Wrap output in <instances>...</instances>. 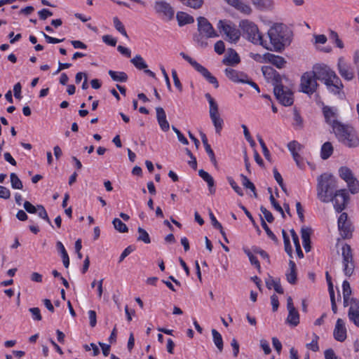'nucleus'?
<instances>
[{
    "mask_svg": "<svg viewBox=\"0 0 359 359\" xmlns=\"http://www.w3.org/2000/svg\"><path fill=\"white\" fill-rule=\"evenodd\" d=\"M269 41H264L263 48L277 53H282L292 41V32L283 23H274L267 32Z\"/></svg>",
    "mask_w": 359,
    "mask_h": 359,
    "instance_id": "nucleus-1",
    "label": "nucleus"
},
{
    "mask_svg": "<svg viewBox=\"0 0 359 359\" xmlns=\"http://www.w3.org/2000/svg\"><path fill=\"white\" fill-rule=\"evenodd\" d=\"M332 131L337 141L344 147L348 149L359 147V135L352 126L342 122H336L333 126Z\"/></svg>",
    "mask_w": 359,
    "mask_h": 359,
    "instance_id": "nucleus-2",
    "label": "nucleus"
},
{
    "mask_svg": "<svg viewBox=\"0 0 359 359\" xmlns=\"http://www.w3.org/2000/svg\"><path fill=\"white\" fill-rule=\"evenodd\" d=\"M198 32L193 36V40L202 48L208 46V39L218 37L219 34L214 29L210 22L205 18L200 16L197 18Z\"/></svg>",
    "mask_w": 359,
    "mask_h": 359,
    "instance_id": "nucleus-3",
    "label": "nucleus"
},
{
    "mask_svg": "<svg viewBox=\"0 0 359 359\" xmlns=\"http://www.w3.org/2000/svg\"><path fill=\"white\" fill-rule=\"evenodd\" d=\"M337 188V180L332 175L324 173L318 177L317 196L323 203H329Z\"/></svg>",
    "mask_w": 359,
    "mask_h": 359,
    "instance_id": "nucleus-4",
    "label": "nucleus"
},
{
    "mask_svg": "<svg viewBox=\"0 0 359 359\" xmlns=\"http://www.w3.org/2000/svg\"><path fill=\"white\" fill-rule=\"evenodd\" d=\"M239 27L243 34L246 35V38L249 41L263 47L264 39L259 32L258 27L254 22L248 20H243L240 22Z\"/></svg>",
    "mask_w": 359,
    "mask_h": 359,
    "instance_id": "nucleus-5",
    "label": "nucleus"
},
{
    "mask_svg": "<svg viewBox=\"0 0 359 359\" xmlns=\"http://www.w3.org/2000/svg\"><path fill=\"white\" fill-rule=\"evenodd\" d=\"M217 29L226 35V40L231 43H237L241 37V32L236 25L230 20H219Z\"/></svg>",
    "mask_w": 359,
    "mask_h": 359,
    "instance_id": "nucleus-6",
    "label": "nucleus"
},
{
    "mask_svg": "<svg viewBox=\"0 0 359 359\" xmlns=\"http://www.w3.org/2000/svg\"><path fill=\"white\" fill-rule=\"evenodd\" d=\"M180 55L187 61L197 72H198L201 75L211 84L214 86L215 88L219 87V83L215 76H212V74L206 69L205 67L202 66L201 64L197 62L195 60L187 54L184 52H181Z\"/></svg>",
    "mask_w": 359,
    "mask_h": 359,
    "instance_id": "nucleus-7",
    "label": "nucleus"
},
{
    "mask_svg": "<svg viewBox=\"0 0 359 359\" xmlns=\"http://www.w3.org/2000/svg\"><path fill=\"white\" fill-rule=\"evenodd\" d=\"M319 84L311 71L304 72L300 79L301 91L309 95L313 94Z\"/></svg>",
    "mask_w": 359,
    "mask_h": 359,
    "instance_id": "nucleus-8",
    "label": "nucleus"
},
{
    "mask_svg": "<svg viewBox=\"0 0 359 359\" xmlns=\"http://www.w3.org/2000/svg\"><path fill=\"white\" fill-rule=\"evenodd\" d=\"M311 72L317 81H320L323 83H325L326 80H330L333 78V76L337 75L334 71L325 64L318 63L314 65Z\"/></svg>",
    "mask_w": 359,
    "mask_h": 359,
    "instance_id": "nucleus-9",
    "label": "nucleus"
},
{
    "mask_svg": "<svg viewBox=\"0 0 359 359\" xmlns=\"http://www.w3.org/2000/svg\"><path fill=\"white\" fill-rule=\"evenodd\" d=\"M342 264L344 266V272L346 276L350 277L354 271L355 265L351 245L345 243L342 247Z\"/></svg>",
    "mask_w": 359,
    "mask_h": 359,
    "instance_id": "nucleus-10",
    "label": "nucleus"
},
{
    "mask_svg": "<svg viewBox=\"0 0 359 359\" xmlns=\"http://www.w3.org/2000/svg\"><path fill=\"white\" fill-rule=\"evenodd\" d=\"M154 8L155 12L164 20L170 21L174 18L175 9L169 3L165 1H156Z\"/></svg>",
    "mask_w": 359,
    "mask_h": 359,
    "instance_id": "nucleus-11",
    "label": "nucleus"
},
{
    "mask_svg": "<svg viewBox=\"0 0 359 359\" xmlns=\"http://www.w3.org/2000/svg\"><path fill=\"white\" fill-rule=\"evenodd\" d=\"M349 200V196L346 189H339L334 192L332 196L334 208L337 212H342L346 207Z\"/></svg>",
    "mask_w": 359,
    "mask_h": 359,
    "instance_id": "nucleus-12",
    "label": "nucleus"
},
{
    "mask_svg": "<svg viewBox=\"0 0 359 359\" xmlns=\"http://www.w3.org/2000/svg\"><path fill=\"white\" fill-rule=\"evenodd\" d=\"M273 93L276 98L283 106L288 107L293 104V93L286 87L273 88Z\"/></svg>",
    "mask_w": 359,
    "mask_h": 359,
    "instance_id": "nucleus-13",
    "label": "nucleus"
},
{
    "mask_svg": "<svg viewBox=\"0 0 359 359\" xmlns=\"http://www.w3.org/2000/svg\"><path fill=\"white\" fill-rule=\"evenodd\" d=\"M327 90L332 95L342 98L344 96V84L340 78L336 75L330 80H326L325 83Z\"/></svg>",
    "mask_w": 359,
    "mask_h": 359,
    "instance_id": "nucleus-14",
    "label": "nucleus"
},
{
    "mask_svg": "<svg viewBox=\"0 0 359 359\" xmlns=\"http://www.w3.org/2000/svg\"><path fill=\"white\" fill-rule=\"evenodd\" d=\"M338 227L343 238H349L352 236L351 222L348 220V215L342 212L338 219Z\"/></svg>",
    "mask_w": 359,
    "mask_h": 359,
    "instance_id": "nucleus-15",
    "label": "nucleus"
},
{
    "mask_svg": "<svg viewBox=\"0 0 359 359\" xmlns=\"http://www.w3.org/2000/svg\"><path fill=\"white\" fill-rule=\"evenodd\" d=\"M23 207L25 210L30 214H35L39 211V217L46 221L52 227H53L46 209L42 205H37L36 206H34L29 201H26L23 204Z\"/></svg>",
    "mask_w": 359,
    "mask_h": 359,
    "instance_id": "nucleus-16",
    "label": "nucleus"
},
{
    "mask_svg": "<svg viewBox=\"0 0 359 359\" xmlns=\"http://www.w3.org/2000/svg\"><path fill=\"white\" fill-rule=\"evenodd\" d=\"M322 111L325 118L326 123L330 125L333 130V126L336 122H340L337 120V109L336 108L325 105L322 109Z\"/></svg>",
    "mask_w": 359,
    "mask_h": 359,
    "instance_id": "nucleus-17",
    "label": "nucleus"
},
{
    "mask_svg": "<svg viewBox=\"0 0 359 359\" xmlns=\"http://www.w3.org/2000/svg\"><path fill=\"white\" fill-rule=\"evenodd\" d=\"M337 67L339 74L345 80L351 81L354 78V72L352 68L342 58L339 59Z\"/></svg>",
    "mask_w": 359,
    "mask_h": 359,
    "instance_id": "nucleus-18",
    "label": "nucleus"
},
{
    "mask_svg": "<svg viewBox=\"0 0 359 359\" xmlns=\"http://www.w3.org/2000/svg\"><path fill=\"white\" fill-rule=\"evenodd\" d=\"M334 338L340 342L346 339V329L342 319L338 318L333 332Z\"/></svg>",
    "mask_w": 359,
    "mask_h": 359,
    "instance_id": "nucleus-19",
    "label": "nucleus"
},
{
    "mask_svg": "<svg viewBox=\"0 0 359 359\" xmlns=\"http://www.w3.org/2000/svg\"><path fill=\"white\" fill-rule=\"evenodd\" d=\"M224 72L226 77L233 82L244 83L245 79H248L247 74L231 68H226Z\"/></svg>",
    "mask_w": 359,
    "mask_h": 359,
    "instance_id": "nucleus-20",
    "label": "nucleus"
},
{
    "mask_svg": "<svg viewBox=\"0 0 359 359\" xmlns=\"http://www.w3.org/2000/svg\"><path fill=\"white\" fill-rule=\"evenodd\" d=\"M263 58L265 61H268L278 69H282L286 64V60L284 57L280 55H276L270 53H266L263 55Z\"/></svg>",
    "mask_w": 359,
    "mask_h": 359,
    "instance_id": "nucleus-21",
    "label": "nucleus"
},
{
    "mask_svg": "<svg viewBox=\"0 0 359 359\" xmlns=\"http://www.w3.org/2000/svg\"><path fill=\"white\" fill-rule=\"evenodd\" d=\"M241 62V58L236 51L233 48H229L227 53L222 60V63L228 66H234Z\"/></svg>",
    "mask_w": 359,
    "mask_h": 359,
    "instance_id": "nucleus-22",
    "label": "nucleus"
},
{
    "mask_svg": "<svg viewBox=\"0 0 359 359\" xmlns=\"http://www.w3.org/2000/svg\"><path fill=\"white\" fill-rule=\"evenodd\" d=\"M156 111L157 121L161 129L164 132L168 131L170 128V124L166 119V114L164 109L161 107H158L156 108Z\"/></svg>",
    "mask_w": 359,
    "mask_h": 359,
    "instance_id": "nucleus-23",
    "label": "nucleus"
},
{
    "mask_svg": "<svg viewBox=\"0 0 359 359\" xmlns=\"http://www.w3.org/2000/svg\"><path fill=\"white\" fill-rule=\"evenodd\" d=\"M210 119L215 128V131L217 134H220V132L223 128V119L220 117L219 113V108L215 110H209Z\"/></svg>",
    "mask_w": 359,
    "mask_h": 359,
    "instance_id": "nucleus-24",
    "label": "nucleus"
},
{
    "mask_svg": "<svg viewBox=\"0 0 359 359\" xmlns=\"http://www.w3.org/2000/svg\"><path fill=\"white\" fill-rule=\"evenodd\" d=\"M198 175L204 181L207 182L210 193L211 194H214L216 189L215 188V181L213 177L208 172L203 169H201L198 171Z\"/></svg>",
    "mask_w": 359,
    "mask_h": 359,
    "instance_id": "nucleus-25",
    "label": "nucleus"
},
{
    "mask_svg": "<svg viewBox=\"0 0 359 359\" xmlns=\"http://www.w3.org/2000/svg\"><path fill=\"white\" fill-rule=\"evenodd\" d=\"M176 18L178 22V25L180 27L188 24H192L194 22V18H193V16L189 15L185 12H177L176 15Z\"/></svg>",
    "mask_w": 359,
    "mask_h": 359,
    "instance_id": "nucleus-26",
    "label": "nucleus"
},
{
    "mask_svg": "<svg viewBox=\"0 0 359 359\" xmlns=\"http://www.w3.org/2000/svg\"><path fill=\"white\" fill-rule=\"evenodd\" d=\"M56 248L57 252L60 254L63 265L65 268H68L69 266V255L65 250V248L61 241L56 243Z\"/></svg>",
    "mask_w": 359,
    "mask_h": 359,
    "instance_id": "nucleus-27",
    "label": "nucleus"
},
{
    "mask_svg": "<svg viewBox=\"0 0 359 359\" xmlns=\"http://www.w3.org/2000/svg\"><path fill=\"white\" fill-rule=\"evenodd\" d=\"M289 268L290 271L286 273L287 280L294 285L297 283V268L292 260L289 261Z\"/></svg>",
    "mask_w": 359,
    "mask_h": 359,
    "instance_id": "nucleus-28",
    "label": "nucleus"
},
{
    "mask_svg": "<svg viewBox=\"0 0 359 359\" xmlns=\"http://www.w3.org/2000/svg\"><path fill=\"white\" fill-rule=\"evenodd\" d=\"M252 4L255 8L260 11L269 10L272 8V0H251Z\"/></svg>",
    "mask_w": 359,
    "mask_h": 359,
    "instance_id": "nucleus-29",
    "label": "nucleus"
},
{
    "mask_svg": "<svg viewBox=\"0 0 359 359\" xmlns=\"http://www.w3.org/2000/svg\"><path fill=\"white\" fill-rule=\"evenodd\" d=\"M339 175L346 183L349 182L355 177L352 170L347 166H341L339 168Z\"/></svg>",
    "mask_w": 359,
    "mask_h": 359,
    "instance_id": "nucleus-30",
    "label": "nucleus"
},
{
    "mask_svg": "<svg viewBox=\"0 0 359 359\" xmlns=\"http://www.w3.org/2000/svg\"><path fill=\"white\" fill-rule=\"evenodd\" d=\"M333 151L334 148L332 143L326 142L321 147L320 156L323 160H326L332 156Z\"/></svg>",
    "mask_w": 359,
    "mask_h": 359,
    "instance_id": "nucleus-31",
    "label": "nucleus"
},
{
    "mask_svg": "<svg viewBox=\"0 0 359 359\" xmlns=\"http://www.w3.org/2000/svg\"><path fill=\"white\" fill-rule=\"evenodd\" d=\"M108 74L111 79L114 81L126 82L128 80V75L123 72H115L113 70H109Z\"/></svg>",
    "mask_w": 359,
    "mask_h": 359,
    "instance_id": "nucleus-32",
    "label": "nucleus"
},
{
    "mask_svg": "<svg viewBox=\"0 0 359 359\" xmlns=\"http://www.w3.org/2000/svg\"><path fill=\"white\" fill-rule=\"evenodd\" d=\"M211 332H212L214 344H215V346H217V348H218L219 352H222L223 350V346H224L222 335L215 329H212Z\"/></svg>",
    "mask_w": 359,
    "mask_h": 359,
    "instance_id": "nucleus-33",
    "label": "nucleus"
},
{
    "mask_svg": "<svg viewBox=\"0 0 359 359\" xmlns=\"http://www.w3.org/2000/svg\"><path fill=\"white\" fill-rule=\"evenodd\" d=\"M287 322L292 326H297L299 323V314L297 309L288 311Z\"/></svg>",
    "mask_w": 359,
    "mask_h": 359,
    "instance_id": "nucleus-34",
    "label": "nucleus"
},
{
    "mask_svg": "<svg viewBox=\"0 0 359 359\" xmlns=\"http://www.w3.org/2000/svg\"><path fill=\"white\" fill-rule=\"evenodd\" d=\"M241 177L242 180L243 186L245 188L249 189L251 191H252L253 196L255 198H257V194L256 192V187L255 184L248 178L247 176L244 175L243 174L241 175Z\"/></svg>",
    "mask_w": 359,
    "mask_h": 359,
    "instance_id": "nucleus-35",
    "label": "nucleus"
},
{
    "mask_svg": "<svg viewBox=\"0 0 359 359\" xmlns=\"http://www.w3.org/2000/svg\"><path fill=\"white\" fill-rule=\"evenodd\" d=\"M130 62L133 64V65L138 69H145L147 68V65L144 62V59L140 55H135L133 59L130 60Z\"/></svg>",
    "mask_w": 359,
    "mask_h": 359,
    "instance_id": "nucleus-36",
    "label": "nucleus"
},
{
    "mask_svg": "<svg viewBox=\"0 0 359 359\" xmlns=\"http://www.w3.org/2000/svg\"><path fill=\"white\" fill-rule=\"evenodd\" d=\"M137 232L139 234L138 237L137 238V241H142L146 244L151 243L150 236L145 229L139 226L137 228Z\"/></svg>",
    "mask_w": 359,
    "mask_h": 359,
    "instance_id": "nucleus-37",
    "label": "nucleus"
},
{
    "mask_svg": "<svg viewBox=\"0 0 359 359\" xmlns=\"http://www.w3.org/2000/svg\"><path fill=\"white\" fill-rule=\"evenodd\" d=\"M114 229L120 233H126L128 228L120 219L114 218L112 221Z\"/></svg>",
    "mask_w": 359,
    "mask_h": 359,
    "instance_id": "nucleus-38",
    "label": "nucleus"
},
{
    "mask_svg": "<svg viewBox=\"0 0 359 359\" xmlns=\"http://www.w3.org/2000/svg\"><path fill=\"white\" fill-rule=\"evenodd\" d=\"M243 251L245 254L248 257L250 264L254 265L258 269V271H260L261 266L259 262L258 261L257 258L252 254V252L248 248H243Z\"/></svg>",
    "mask_w": 359,
    "mask_h": 359,
    "instance_id": "nucleus-39",
    "label": "nucleus"
},
{
    "mask_svg": "<svg viewBox=\"0 0 359 359\" xmlns=\"http://www.w3.org/2000/svg\"><path fill=\"white\" fill-rule=\"evenodd\" d=\"M11 178V187L14 189H22L23 188V184L22 181L20 180V178L18 177V175L12 172L10 175Z\"/></svg>",
    "mask_w": 359,
    "mask_h": 359,
    "instance_id": "nucleus-40",
    "label": "nucleus"
},
{
    "mask_svg": "<svg viewBox=\"0 0 359 359\" xmlns=\"http://www.w3.org/2000/svg\"><path fill=\"white\" fill-rule=\"evenodd\" d=\"M293 114H294V123L293 126L297 128L301 129L303 127V119L296 108L293 109Z\"/></svg>",
    "mask_w": 359,
    "mask_h": 359,
    "instance_id": "nucleus-41",
    "label": "nucleus"
},
{
    "mask_svg": "<svg viewBox=\"0 0 359 359\" xmlns=\"http://www.w3.org/2000/svg\"><path fill=\"white\" fill-rule=\"evenodd\" d=\"M261 225H262V228L264 229V230L265 231L267 236H269V238L277 243L278 242L277 237L271 231V230L269 229V226L266 224L264 219H263L262 217H261Z\"/></svg>",
    "mask_w": 359,
    "mask_h": 359,
    "instance_id": "nucleus-42",
    "label": "nucleus"
},
{
    "mask_svg": "<svg viewBox=\"0 0 359 359\" xmlns=\"http://www.w3.org/2000/svg\"><path fill=\"white\" fill-rule=\"evenodd\" d=\"M347 186L352 194H355L359 192V181L355 177L347 183Z\"/></svg>",
    "mask_w": 359,
    "mask_h": 359,
    "instance_id": "nucleus-43",
    "label": "nucleus"
},
{
    "mask_svg": "<svg viewBox=\"0 0 359 359\" xmlns=\"http://www.w3.org/2000/svg\"><path fill=\"white\" fill-rule=\"evenodd\" d=\"M113 22H114V27L116 28V29L118 32H119L122 35H123L126 38H128V36L127 34V32L124 27V25L122 24V22L120 21V20L117 17H114L113 18Z\"/></svg>",
    "mask_w": 359,
    "mask_h": 359,
    "instance_id": "nucleus-44",
    "label": "nucleus"
},
{
    "mask_svg": "<svg viewBox=\"0 0 359 359\" xmlns=\"http://www.w3.org/2000/svg\"><path fill=\"white\" fill-rule=\"evenodd\" d=\"M257 140L262 147V152H263V154H264L265 158L267 161H271V158L270 152H269V149H267L263 139L262 138V137L259 135H257Z\"/></svg>",
    "mask_w": 359,
    "mask_h": 359,
    "instance_id": "nucleus-45",
    "label": "nucleus"
},
{
    "mask_svg": "<svg viewBox=\"0 0 359 359\" xmlns=\"http://www.w3.org/2000/svg\"><path fill=\"white\" fill-rule=\"evenodd\" d=\"M318 339L319 337L316 333H313V339L310 343L306 344V348L314 352L318 351L319 350V346L318 344Z\"/></svg>",
    "mask_w": 359,
    "mask_h": 359,
    "instance_id": "nucleus-46",
    "label": "nucleus"
},
{
    "mask_svg": "<svg viewBox=\"0 0 359 359\" xmlns=\"http://www.w3.org/2000/svg\"><path fill=\"white\" fill-rule=\"evenodd\" d=\"M302 146L296 140H292L287 144L288 150L293 154H297L302 149Z\"/></svg>",
    "mask_w": 359,
    "mask_h": 359,
    "instance_id": "nucleus-47",
    "label": "nucleus"
},
{
    "mask_svg": "<svg viewBox=\"0 0 359 359\" xmlns=\"http://www.w3.org/2000/svg\"><path fill=\"white\" fill-rule=\"evenodd\" d=\"M283 78H285V76H281L277 71L275 72L274 76H273L272 79L271 80L272 82V84L273 86V88L276 87H284V86L282 83V80Z\"/></svg>",
    "mask_w": 359,
    "mask_h": 359,
    "instance_id": "nucleus-48",
    "label": "nucleus"
},
{
    "mask_svg": "<svg viewBox=\"0 0 359 359\" xmlns=\"http://www.w3.org/2000/svg\"><path fill=\"white\" fill-rule=\"evenodd\" d=\"M349 309L348 312V316L351 321L353 322L355 326L359 327V310L352 311Z\"/></svg>",
    "mask_w": 359,
    "mask_h": 359,
    "instance_id": "nucleus-49",
    "label": "nucleus"
},
{
    "mask_svg": "<svg viewBox=\"0 0 359 359\" xmlns=\"http://www.w3.org/2000/svg\"><path fill=\"white\" fill-rule=\"evenodd\" d=\"M262 72L264 77L268 80H271L273 76H274L275 72H276V69H274L271 67H262Z\"/></svg>",
    "mask_w": 359,
    "mask_h": 359,
    "instance_id": "nucleus-50",
    "label": "nucleus"
},
{
    "mask_svg": "<svg viewBox=\"0 0 359 359\" xmlns=\"http://www.w3.org/2000/svg\"><path fill=\"white\" fill-rule=\"evenodd\" d=\"M227 180L231 187V188L234 190V191L240 196H243V189L236 184L235 180L231 177H228Z\"/></svg>",
    "mask_w": 359,
    "mask_h": 359,
    "instance_id": "nucleus-51",
    "label": "nucleus"
},
{
    "mask_svg": "<svg viewBox=\"0 0 359 359\" xmlns=\"http://www.w3.org/2000/svg\"><path fill=\"white\" fill-rule=\"evenodd\" d=\"M250 250L255 254L259 255L263 259H266L269 263L270 262L269 256L264 250L257 246H252Z\"/></svg>",
    "mask_w": 359,
    "mask_h": 359,
    "instance_id": "nucleus-52",
    "label": "nucleus"
},
{
    "mask_svg": "<svg viewBox=\"0 0 359 359\" xmlns=\"http://www.w3.org/2000/svg\"><path fill=\"white\" fill-rule=\"evenodd\" d=\"M269 200L273 208L278 212H279L281 214L282 217L285 218V215L282 207L280 205L278 201H276V200L275 199L272 194L270 195Z\"/></svg>",
    "mask_w": 359,
    "mask_h": 359,
    "instance_id": "nucleus-53",
    "label": "nucleus"
},
{
    "mask_svg": "<svg viewBox=\"0 0 359 359\" xmlns=\"http://www.w3.org/2000/svg\"><path fill=\"white\" fill-rule=\"evenodd\" d=\"M39 35L44 37V39H46V41L48 43H58L65 40V39H60L50 36L49 35L46 34L45 32H43L42 31L39 32Z\"/></svg>",
    "mask_w": 359,
    "mask_h": 359,
    "instance_id": "nucleus-54",
    "label": "nucleus"
},
{
    "mask_svg": "<svg viewBox=\"0 0 359 359\" xmlns=\"http://www.w3.org/2000/svg\"><path fill=\"white\" fill-rule=\"evenodd\" d=\"M237 10L240 11L241 12L245 13V14H247V15H249L252 12V9L250 7L249 5L242 2L240 1V2L238 3V4H237V6L236 8Z\"/></svg>",
    "mask_w": 359,
    "mask_h": 359,
    "instance_id": "nucleus-55",
    "label": "nucleus"
},
{
    "mask_svg": "<svg viewBox=\"0 0 359 359\" xmlns=\"http://www.w3.org/2000/svg\"><path fill=\"white\" fill-rule=\"evenodd\" d=\"M260 210L263 214L264 219L269 223H271L274 221V217L273 216L272 213L269 210H268L265 207L262 205L260 207Z\"/></svg>",
    "mask_w": 359,
    "mask_h": 359,
    "instance_id": "nucleus-56",
    "label": "nucleus"
},
{
    "mask_svg": "<svg viewBox=\"0 0 359 359\" xmlns=\"http://www.w3.org/2000/svg\"><path fill=\"white\" fill-rule=\"evenodd\" d=\"M204 147H205V151L207 152V154H208V156L210 157V161L216 167L217 165V161L216 160V157L215 156L214 151L212 149L210 145L208 144V145L205 146Z\"/></svg>",
    "mask_w": 359,
    "mask_h": 359,
    "instance_id": "nucleus-57",
    "label": "nucleus"
},
{
    "mask_svg": "<svg viewBox=\"0 0 359 359\" xmlns=\"http://www.w3.org/2000/svg\"><path fill=\"white\" fill-rule=\"evenodd\" d=\"M214 50L219 55L223 54L225 51V45L224 41L222 40L217 41L215 43Z\"/></svg>",
    "mask_w": 359,
    "mask_h": 359,
    "instance_id": "nucleus-58",
    "label": "nucleus"
},
{
    "mask_svg": "<svg viewBox=\"0 0 359 359\" xmlns=\"http://www.w3.org/2000/svg\"><path fill=\"white\" fill-rule=\"evenodd\" d=\"M172 130L176 134L178 140L183 144H188L189 142L187 139L183 135V134L175 126H172Z\"/></svg>",
    "mask_w": 359,
    "mask_h": 359,
    "instance_id": "nucleus-59",
    "label": "nucleus"
},
{
    "mask_svg": "<svg viewBox=\"0 0 359 359\" xmlns=\"http://www.w3.org/2000/svg\"><path fill=\"white\" fill-rule=\"evenodd\" d=\"M29 311L32 313L33 320L39 321L42 319L40 309L38 307L30 308Z\"/></svg>",
    "mask_w": 359,
    "mask_h": 359,
    "instance_id": "nucleus-60",
    "label": "nucleus"
},
{
    "mask_svg": "<svg viewBox=\"0 0 359 359\" xmlns=\"http://www.w3.org/2000/svg\"><path fill=\"white\" fill-rule=\"evenodd\" d=\"M311 229L309 227H303L301 229V236L302 241L311 240Z\"/></svg>",
    "mask_w": 359,
    "mask_h": 359,
    "instance_id": "nucleus-61",
    "label": "nucleus"
},
{
    "mask_svg": "<svg viewBox=\"0 0 359 359\" xmlns=\"http://www.w3.org/2000/svg\"><path fill=\"white\" fill-rule=\"evenodd\" d=\"M135 250V247L133 245L128 246L121 253L119 259L118 263H121L123 261V259L128 256L132 252Z\"/></svg>",
    "mask_w": 359,
    "mask_h": 359,
    "instance_id": "nucleus-62",
    "label": "nucleus"
},
{
    "mask_svg": "<svg viewBox=\"0 0 359 359\" xmlns=\"http://www.w3.org/2000/svg\"><path fill=\"white\" fill-rule=\"evenodd\" d=\"M102 41L106 44L109 45L111 46H115L117 43L116 39H115L112 36L108 35V34L104 35L102 36Z\"/></svg>",
    "mask_w": 359,
    "mask_h": 359,
    "instance_id": "nucleus-63",
    "label": "nucleus"
},
{
    "mask_svg": "<svg viewBox=\"0 0 359 359\" xmlns=\"http://www.w3.org/2000/svg\"><path fill=\"white\" fill-rule=\"evenodd\" d=\"M38 15L39 16L40 20H45L48 17H50L53 15V13L46 8H43L41 11L38 12Z\"/></svg>",
    "mask_w": 359,
    "mask_h": 359,
    "instance_id": "nucleus-64",
    "label": "nucleus"
}]
</instances>
